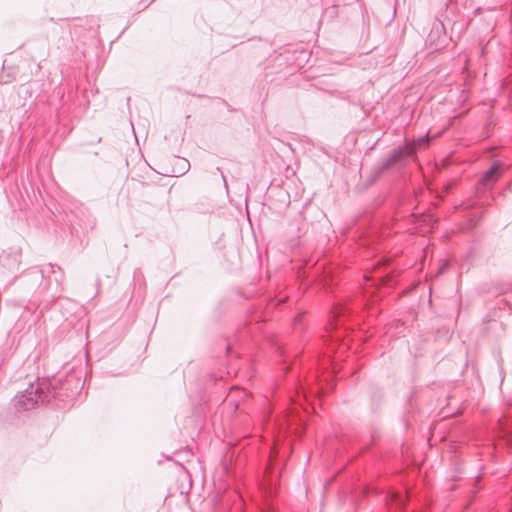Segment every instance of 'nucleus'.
<instances>
[{"mask_svg": "<svg viewBox=\"0 0 512 512\" xmlns=\"http://www.w3.org/2000/svg\"><path fill=\"white\" fill-rule=\"evenodd\" d=\"M36 395V392L30 391L27 395H22L18 403L23 409H31L35 406L37 403V400L34 398Z\"/></svg>", "mask_w": 512, "mask_h": 512, "instance_id": "obj_1", "label": "nucleus"}, {"mask_svg": "<svg viewBox=\"0 0 512 512\" xmlns=\"http://www.w3.org/2000/svg\"><path fill=\"white\" fill-rule=\"evenodd\" d=\"M172 161L175 165L179 166V169L177 171L175 169L171 170L172 174H175L177 172L183 173L188 169L189 163L186 159L181 157H174Z\"/></svg>", "mask_w": 512, "mask_h": 512, "instance_id": "obj_2", "label": "nucleus"}, {"mask_svg": "<svg viewBox=\"0 0 512 512\" xmlns=\"http://www.w3.org/2000/svg\"><path fill=\"white\" fill-rule=\"evenodd\" d=\"M499 175V166H493L484 176L485 181H493L498 178Z\"/></svg>", "mask_w": 512, "mask_h": 512, "instance_id": "obj_3", "label": "nucleus"}, {"mask_svg": "<svg viewBox=\"0 0 512 512\" xmlns=\"http://www.w3.org/2000/svg\"><path fill=\"white\" fill-rule=\"evenodd\" d=\"M428 143V140L427 139H419L417 141V146L421 147V146H425L426 144Z\"/></svg>", "mask_w": 512, "mask_h": 512, "instance_id": "obj_4", "label": "nucleus"}, {"mask_svg": "<svg viewBox=\"0 0 512 512\" xmlns=\"http://www.w3.org/2000/svg\"><path fill=\"white\" fill-rule=\"evenodd\" d=\"M413 153V148L412 147H409L408 148V151H407V154H412Z\"/></svg>", "mask_w": 512, "mask_h": 512, "instance_id": "obj_5", "label": "nucleus"}, {"mask_svg": "<svg viewBox=\"0 0 512 512\" xmlns=\"http://www.w3.org/2000/svg\"><path fill=\"white\" fill-rule=\"evenodd\" d=\"M507 443H508V445H511V446H512V440L508 439V440H507Z\"/></svg>", "mask_w": 512, "mask_h": 512, "instance_id": "obj_6", "label": "nucleus"}]
</instances>
